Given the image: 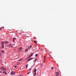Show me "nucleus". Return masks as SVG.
<instances>
[{"label": "nucleus", "mask_w": 76, "mask_h": 76, "mask_svg": "<svg viewBox=\"0 0 76 76\" xmlns=\"http://www.w3.org/2000/svg\"><path fill=\"white\" fill-rule=\"evenodd\" d=\"M8 47L10 48H11L13 47V45H12L10 44V45H9Z\"/></svg>", "instance_id": "1"}, {"label": "nucleus", "mask_w": 76, "mask_h": 76, "mask_svg": "<svg viewBox=\"0 0 76 76\" xmlns=\"http://www.w3.org/2000/svg\"><path fill=\"white\" fill-rule=\"evenodd\" d=\"M56 76H58L60 75V73H59V72H56Z\"/></svg>", "instance_id": "2"}, {"label": "nucleus", "mask_w": 76, "mask_h": 76, "mask_svg": "<svg viewBox=\"0 0 76 76\" xmlns=\"http://www.w3.org/2000/svg\"><path fill=\"white\" fill-rule=\"evenodd\" d=\"M11 75H15V72H14V71H12L11 72Z\"/></svg>", "instance_id": "3"}, {"label": "nucleus", "mask_w": 76, "mask_h": 76, "mask_svg": "<svg viewBox=\"0 0 76 76\" xmlns=\"http://www.w3.org/2000/svg\"><path fill=\"white\" fill-rule=\"evenodd\" d=\"M16 38H15H15H13V42H14L15 40H16Z\"/></svg>", "instance_id": "4"}, {"label": "nucleus", "mask_w": 76, "mask_h": 76, "mask_svg": "<svg viewBox=\"0 0 76 76\" xmlns=\"http://www.w3.org/2000/svg\"><path fill=\"white\" fill-rule=\"evenodd\" d=\"M34 53H32V54H31V55H30L29 56V58H31V56H32L33 55H34Z\"/></svg>", "instance_id": "5"}, {"label": "nucleus", "mask_w": 76, "mask_h": 76, "mask_svg": "<svg viewBox=\"0 0 76 76\" xmlns=\"http://www.w3.org/2000/svg\"><path fill=\"white\" fill-rule=\"evenodd\" d=\"M4 45H2L1 47H2V49H4Z\"/></svg>", "instance_id": "6"}, {"label": "nucleus", "mask_w": 76, "mask_h": 76, "mask_svg": "<svg viewBox=\"0 0 76 76\" xmlns=\"http://www.w3.org/2000/svg\"><path fill=\"white\" fill-rule=\"evenodd\" d=\"M33 59V58H30V59H29L27 60V61H30L32 59Z\"/></svg>", "instance_id": "7"}, {"label": "nucleus", "mask_w": 76, "mask_h": 76, "mask_svg": "<svg viewBox=\"0 0 76 76\" xmlns=\"http://www.w3.org/2000/svg\"><path fill=\"white\" fill-rule=\"evenodd\" d=\"M22 49V48H19V50L20 51Z\"/></svg>", "instance_id": "8"}, {"label": "nucleus", "mask_w": 76, "mask_h": 76, "mask_svg": "<svg viewBox=\"0 0 76 76\" xmlns=\"http://www.w3.org/2000/svg\"><path fill=\"white\" fill-rule=\"evenodd\" d=\"M6 70V68H4V67H3V70H4L5 71Z\"/></svg>", "instance_id": "9"}, {"label": "nucleus", "mask_w": 76, "mask_h": 76, "mask_svg": "<svg viewBox=\"0 0 76 76\" xmlns=\"http://www.w3.org/2000/svg\"><path fill=\"white\" fill-rule=\"evenodd\" d=\"M37 69H35L34 71V73H35V72H36L37 71Z\"/></svg>", "instance_id": "10"}, {"label": "nucleus", "mask_w": 76, "mask_h": 76, "mask_svg": "<svg viewBox=\"0 0 76 76\" xmlns=\"http://www.w3.org/2000/svg\"><path fill=\"white\" fill-rule=\"evenodd\" d=\"M34 43H35L36 44H37V41L36 40H35V41H34Z\"/></svg>", "instance_id": "11"}, {"label": "nucleus", "mask_w": 76, "mask_h": 76, "mask_svg": "<svg viewBox=\"0 0 76 76\" xmlns=\"http://www.w3.org/2000/svg\"><path fill=\"white\" fill-rule=\"evenodd\" d=\"M4 42H2L1 44L3 45H4Z\"/></svg>", "instance_id": "12"}, {"label": "nucleus", "mask_w": 76, "mask_h": 76, "mask_svg": "<svg viewBox=\"0 0 76 76\" xmlns=\"http://www.w3.org/2000/svg\"><path fill=\"white\" fill-rule=\"evenodd\" d=\"M1 52H2L3 53H4V50H1Z\"/></svg>", "instance_id": "13"}, {"label": "nucleus", "mask_w": 76, "mask_h": 76, "mask_svg": "<svg viewBox=\"0 0 76 76\" xmlns=\"http://www.w3.org/2000/svg\"><path fill=\"white\" fill-rule=\"evenodd\" d=\"M3 67H1L0 68V69H1V70H3Z\"/></svg>", "instance_id": "14"}, {"label": "nucleus", "mask_w": 76, "mask_h": 76, "mask_svg": "<svg viewBox=\"0 0 76 76\" xmlns=\"http://www.w3.org/2000/svg\"><path fill=\"white\" fill-rule=\"evenodd\" d=\"M3 73H5V74H6V71H4L3 72Z\"/></svg>", "instance_id": "15"}, {"label": "nucleus", "mask_w": 76, "mask_h": 76, "mask_svg": "<svg viewBox=\"0 0 76 76\" xmlns=\"http://www.w3.org/2000/svg\"><path fill=\"white\" fill-rule=\"evenodd\" d=\"M37 74V72H35L34 74V76H35Z\"/></svg>", "instance_id": "16"}, {"label": "nucleus", "mask_w": 76, "mask_h": 76, "mask_svg": "<svg viewBox=\"0 0 76 76\" xmlns=\"http://www.w3.org/2000/svg\"><path fill=\"white\" fill-rule=\"evenodd\" d=\"M38 56V54H36V55H35V56L36 57H37V56Z\"/></svg>", "instance_id": "17"}, {"label": "nucleus", "mask_w": 76, "mask_h": 76, "mask_svg": "<svg viewBox=\"0 0 76 76\" xmlns=\"http://www.w3.org/2000/svg\"><path fill=\"white\" fill-rule=\"evenodd\" d=\"M25 51H26V52H28V49H26V50H25Z\"/></svg>", "instance_id": "18"}, {"label": "nucleus", "mask_w": 76, "mask_h": 76, "mask_svg": "<svg viewBox=\"0 0 76 76\" xmlns=\"http://www.w3.org/2000/svg\"><path fill=\"white\" fill-rule=\"evenodd\" d=\"M28 66V65H26V68H27Z\"/></svg>", "instance_id": "19"}, {"label": "nucleus", "mask_w": 76, "mask_h": 76, "mask_svg": "<svg viewBox=\"0 0 76 76\" xmlns=\"http://www.w3.org/2000/svg\"><path fill=\"white\" fill-rule=\"evenodd\" d=\"M54 67H51V69H54Z\"/></svg>", "instance_id": "20"}, {"label": "nucleus", "mask_w": 76, "mask_h": 76, "mask_svg": "<svg viewBox=\"0 0 76 76\" xmlns=\"http://www.w3.org/2000/svg\"><path fill=\"white\" fill-rule=\"evenodd\" d=\"M29 73H30V72H28L27 73V75H28V74H29Z\"/></svg>", "instance_id": "21"}, {"label": "nucleus", "mask_w": 76, "mask_h": 76, "mask_svg": "<svg viewBox=\"0 0 76 76\" xmlns=\"http://www.w3.org/2000/svg\"><path fill=\"white\" fill-rule=\"evenodd\" d=\"M3 28H4V27H1V28H0V30L1 29H2Z\"/></svg>", "instance_id": "22"}, {"label": "nucleus", "mask_w": 76, "mask_h": 76, "mask_svg": "<svg viewBox=\"0 0 76 76\" xmlns=\"http://www.w3.org/2000/svg\"><path fill=\"white\" fill-rule=\"evenodd\" d=\"M8 43V42H5V43L6 44V43Z\"/></svg>", "instance_id": "23"}, {"label": "nucleus", "mask_w": 76, "mask_h": 76, "mask_svg": "<svg viewBox=\"0 0 76 76\" xmlns=\"http://www.w3.org/2000/svg\"><path fill=\"white\" fill-rule=\"evenodd\" d=\"M19 76H23V75H20Z\"/></svg>", "instance_id": "24"}, {"label": "nucleus", "mask_w": 76, "mask_h": 76, "mask_svg": "<svg viewBox=\"0 0 76 76\" xmlns=\"http://www.w3.org/2000/svg\"><path fill=\"white\" fill-rule=\"evenodd\" d=\"M45 57H46V56H45V57H44V59H45Z\"/></svg>", "instance_id": "25"}, {"label": "nucleus", "mask_w": 76, "mask_h": 76, "mask_svg": "<svg viewBox=\"0 0 76 76\" xmlns=\"http://www.w3.org/2000/svg\"><path fill=\"white\" fill-rule=\"evenodd\" d=\"M29 58H29V56L28 57V58H27V59H29Z\"/></svg>", "instance_id": "26"}, {"label": "nucleus", "mask_w": 76, "mask_h": 76, "mask_svg": "<svg viewBox=\"0 0 76 76\" xmlns=\"http://www.w3.org/2000/svg\"><path fill=\"white\" fill-rule=\"evenodd\" d=\"M37 58H36L35 59V61H37Z\"/></svg>", "instance_id": "27"}, {"label": "nucleus", "mask_w": 76, "mask_h": 76, "mask_svg": "<svg viewBox=\"0 0 76 76\" xmlns=\"http://www.w3.org/2000/svg\"><path fill=\"white\" fill-rule=\"evenodd\" d=\"M17 67V66H14V68H16Z\"/></svg>", "instance_id": "28"}, {"label": "nucleus", "mask_w": 76, "mask_h": 76, "mask_svg": "<svg viewBox=\"0 0 76 76\" xmlns=\"http://www.w3.org/2000/svg\"><path fill=\"white\" fill-rule=\"evenodd\" d=\"M32 47V46H30V48H31Z\"/></svg>", "instance_id": "29"}, {"label": "nucleus", "mask_w": 76, "mask_h": 76, "mask_svg": "<svg viewBox=\"0 0 76 76\" xmlns=\"http://www.w3.org/2000/svg\"><path fill=\"white\" fill-rule=\"evenodd\" d=\"M21 60H22V59H20L19 61H21Z\"/></svg>", "instance_id": "30"}, {"label": "nucleus", "mask_w": 76, "mask_h": 76, "mask_svg": "<svg viewBox=\"0 0 76 76\" xmlns=\"http://www.w3.org/2000/svg\"><path fill=\"white\" fill-rule=\"evenodd\" d=\"M14 45H15V44H13Z\"/></svg>", "instance_id": "31"}, {"label": "nucleus", "mask_w": 76, "mask_h": 76, "mask_svg": "<svg viewBox=\"0 0 76 76\" xmlns=\"http://www.w3.org/2000/svg\"><path fill=\"white\" fill-rule=\"evenodd\" d=\"M30 69H31V68H30Z\"/></svg>", "instance_id": "32"}, {"label": "nucleus", "mask_w": 76, "mask_h": 76, "mask_svg": "<svg viewBox=\"0 0 76 76\" xmlns=\"http://www.w3.org/2000/svg\"><path fill=\"white\" fill-rule=\"evenodd\" d=\"M0 58H1V56H0Z\"/></svg>", "instance_id": "33"}]
</instances>
